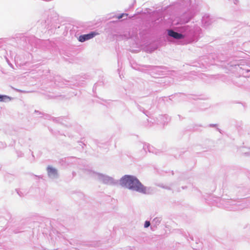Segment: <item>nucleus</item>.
Returning <instances> with one entry per match:
<instances>
[{"mask_svg":"<svg viewBox=\"0 0 250 250\" xmlns=\"http://www.w3.org/2000/svg\"><path fill=\"white\" fill-rule=\"evenodd\" d=\"M120 185L130 190L143 194H150L152 190L151 188L145 186L134 176L125 175L120 180Z\"/></svg>","mask_w":250,"mask_h":250,"instance_id":"1","label":"nucleus"},{"mask_svg":"<svg viewBox=\"0 0 250 250\" xmlns=\"http://www.w3.org/2000/svg\"><path fill=\"white\" fill-rule=\"evenodd\" d=\"M168 35L176 40H180L185 38H189L193 35V31L190 27L184 26L181 27L178 32H176L172 29L167 30Z\"/></svg>","mask_w":250,"mask_h":250,"instance_id":"2","label":"nucleus"},{"mask_svg":"<svg viewBox=\"0 0 250 250\" xmlns=\"http://www.w3.org/2000/svg\"><path fill=\"white\" fill-rule=\"evenodd\" d=\"M89 175L104 184L108 185H116L118 184V181L114 179L112 177L93 171H89Z\"/></svg>","mask_w":250,"mask_h":250,"instance_id":"3","label":"nucleus"},{"mask_svg":"<svg viewBox=\"0 0 250 250\" xmlns=\"http://www.w3.org/2000/svg\"><path fill=\"white\" fill-rule=\"evenodd\" d=\"M46 170L48 176L50 178L55 179L58 178L59 174L56 168L49 166L47 167Z\"/></svg>","mask_w":250,"mask_h":250,"instance_id":"4","label":"nucleus"},{"mask_svg":"<svg viewBox=\"0 0 250 250\" xmlns=\"http://www.w3.org/2000/svg\"><path fill=\"white\" fill-rule=\"evenodd\" d=\"M96 35L97 33H96L95 32H91L88 34L80 36L78 40L79 42H83L94 38Z\"/></svg>","mask_w":250,"mask_h":250,"instance_id":"5","label":"nucleus"},{"mask_svg":"<svg viewBox=\"0 0 250 250\" xmlns=\"http://www.w3.org/2000/svg\"><path fill=\"white\" fill-rule=\"evenodd\" d=\"M143 149L145 151L147 150L150 153L158 154L160 153L159 150L149 144H145L143 145Z\"/></svg>","mask_w":250,"mask_h":250,"instance_id":"6","label":"nucleus"},{"mask_svg":"<svg viewBox=\"0 0 250 250\" xmlns=\"http://www.w3.org/2000/svg\"><path fill=\"white\" fill-rule=\"evenodd\" d=\"M202 22L205 26H208L211 23L209 16L208 15H205L202 18Z\"/></svg>","mask_w":250,"mask_h":250,"instance_id":"7","label":"nucleus"},{"mask_svg":"<svg viewBox=\"0 0 250 250\" xmlns=\"http://www.w3.org/2000/svg\"><path fill=\"white\" fill-rule=\"evenodd\" d=\"M239 72L242 74L244 77H250V69H249L240 67Z\"/></svg>","mask_w":250,"mask_h":250,"instance_id":"8","label":"nucleus"},{"mask_svg":"<svg viewBox=\"0 0 250 250\" xmlns=\"http://www.w3.org/2000/svg\"><path fill=\"white\" fill-rule=\"evenodd\" d=\"M11 100V98L3 95H0V102H7Z\"/></svg>","mask_w":250,"mask_h":250,"instance_id":"9","label":"nucleus"},{"mask_svg":"<svg viewBox=\"0 0 250 250\" xmlns=\"http://www.w3.org/2000/svg\"><path fill=\"white\" fill-rule=\"evenodd\" d=\"M221 203L223 204L224 207L226 208H228L229 207L228 205L229 204L230 202H231V201H224L223 200H221Z\"/></svg>","mask_w":250,"mask_h":250,"instance_id":"10","label":"nucleus"},{"mask_svg":"<svg viewBox=\"0 0 250 250\" xmlns=\"http://www.w3.org/2000/svg\"><path fill=\"white\" fill-rule=\"evenodd\" d=\"M161 218H158V217H156V218H155L153 220V221L152 222L153 223H154L155 225H158L160 224L161 223Z\"/></svg>","mask_w":250,"mask_h":250,"instance_id":"11","label":"nucleus"},{"mask_svg":"<svg viewBox=\"0 0 250 250\" xmlns=\"http://www.w3.org/2000/svg\"><path fill=\"white\" fill-rule=\"evenodd\" d=\"M150 225V222L149 221H146L144 224V227L145 228H148Z\"/></svg>","mask_w":250,"mask_h":250,"instance_id":"12","label":"nucleus"},{"mask_svg":"<svg viewBox=\"0 0 250 250\" xmlns=\"http://www.w3.org/2000/svg\"><path fill=\"white\" fill-rule=\"evenodd\" d=\"M127 15H128V14H121L120 15H119V16H118V19H122V18H123V17H124L125 16L127 17Z\"/></svg>","mask_w":250,"mask_h":250,"instance_id":"13","label":"nucleus"},{"mask_svg":"<svg viewBox=\"0 0 250 250\" xmlns=\"http://www.w3.org/2000/svg\"><path fill=\"white\" fill-rule=\"evenodd\" d=\"M229 1H232L235 4H237L238 1L237 0H229Z\"/></svg>","mask_w":250,"mask_h":250,"instance_id":"14","label":"nucleus"},{"mask_svg":"<svg viewBox=\"0 0 250 250\" xmlns=\"http://www.w3.org/2000/svg\"><path fill=\"white\" fill-rule=\"evenodd\" d=\"M189 20H190V19H188V20H187L186 21H184V22H188Z\"/></svg>","mask_w":250,"mask_h":250,"instance_id":"15","label":"nucleus"},{"mask_svg":"<svg viewBox=\"0 0 250 250\" xmlns=\"http://www.w3.org/2000/svg\"><path fill=\"white\" fill-rule=\"evenodd\" d=\"M215 125H213V124L210 125V126H214Z\"/></svg>","mask_w":250,"mask_h":250,"instance_id":"16","label":"nucleus"}]
</instances>
